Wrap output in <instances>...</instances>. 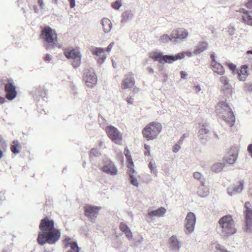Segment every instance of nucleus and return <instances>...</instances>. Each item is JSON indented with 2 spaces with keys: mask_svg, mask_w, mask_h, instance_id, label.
<instances>
[{
  "mask_svg": "<svg viewBox=\"0 0 252 252\" xmlns=\"http://www.w3.org/2000/svg\"><path fill=\"white\" fill-rule=\"evenodd\" d=\"M54 225L53 220L48 219V244H55L61 238V231L54 228Z\"/></svg>",
  "mask_w": 252,
  "mask_h": 252,
  "instance_id": "39448f33",
  "label": "nucleus"
},
{
  "mask_svg": "<svg viewBox=\"0 0 252 252\" xmlns=\"http://www.w3.org/2000/svg\"><path fill=\"white\" fill-rule=\"evenodd\" d=\"M84 80L88 87L93 88L97 83V78L93 69H86L84 72Z\"/></svg>",
  "mask_w": 252,
  "mask_h": 252,
  "instance_id": "9d476101",
  "label": "nucleus"
},
{
  "mask_svg": "<svg viewBox=\"0 0 252 252\" xmlns=\"http://www.w3.org/2000/svg\"><path fill=\"white\" fill-rule=\"evenodd\" d=\"M174 39L171 37V33L170 35L167 34H164L161 35L158 39V41L160 44H164L170 41H173Z\"/></svg>",
  "mask_w": 252,
  "mask_h": 252,
  "instance_id": "72a5a7b5",
  "label": "nucleus"
},
{
  "mask_svg": "<svg viewBox=\"0 0 252 252\" xmlns=\"http://www.w3.org/2000/svg\"><path fill=\"white\" fill-rule=\"evenodd\" d=\"M128 174L130 178V183L134 186L138 187L139 182L136 178V172L134 169V167L128 168Z\"/></svg>",
  "mask_w": 252,
  "mask_h": 252,
  "instance_id": "cd10ccee",
  "label": "nucleus"
},
{
  "mask_svg": "<svg viewBox=\"0 0 252 252\" xmlns=\"http://www.w3.org/2000/svg\"><path fill=\"white\" fill-rule=\"evenodd\" d=\"M225 166L224 162H217L212 166V170L215 172H220Z\"/></svg>",
  "mask_w": 252,
  "mask_h": 252,
  "instance_id": "e433bc0d",
  "label": "nucleus"
},
{
  "mask_svg": "<svg viewBox=\"0 0 252 252\" xmlns=\"http://www.w3.org/2000/svg\"><path fill=\"white\" fill-rule=\"evenodd\" d=\"M63 242L65 248H70V250H68L67 252H79L80 248L77 242L72 241L69 237H66L64 239Z\"/></svg>",
  "mask_w": 252,
  "mask_h": 252,
  "instance_id": "aec40b11",
  "label": "nucleus"
},
{
  "mask_svg": "<svg viewBox=\"0 0 252 252\" xmlns=\"http://www.w3.org/2000/svg\"><path fill=\"white\" fill-rule=\"evenodd\" d=\"M211 65L214 73L222 76L224 73L225 70L224 67L216 61L211 62Z\"/></svg>",
  "mask_w": 252,
  "mask_h": 252,
  "instance_id": "393cba45",
  "label": "nucleus"
},
{
  "mask_svg": "<svg viewBox=\"0 0 252 252\" xmlns=\"http://www.w3.org/2000/svg\"><path fill=\"white\" fill-rule=\"evenodd\" d=\"M131 17V14L129 12L126 11L123 14V19L122 20V22L125 23L126 22L127 20L130 19Z\"/></svg>",
  "mask_w": 252,
  "mask_h": 252,
  "instance_id": "c03bdc74",
  "label": "nucleus"
},
{
  "mask_svg": "<svg viewBox=\"0 0 252 252\" xmlns=\"http://www.w3.org/2000/svg\"><path fill=\"white\" fill-rule=\"evenodd\" d=\"M160 131L159 127H146L142 132L144 136L149 140L156 138Z\"/></svg>",
  "mask_w": 252,
  "mask_h": 252,
  "instance_id": "ddd939ff",
  "label": "nucleus"
},
{
  "mask_svg": "<svg viewBox=\"0 0 252 252\" xmlns=\"http://www.w3.org/2000/svg\"><path fill=\"white\" fill-rule=\"evenodd\" d=\"M208 43L206 41L200 42L195 48V55H197L207 50Z\"/></svg>",
  "mask_w": 252,
  "mask_h": 252,
  "instance_id": "c756f323",
  "label": "nucleus"
},
{
  "mask_svg": "<svg viewBox=\"0 0 252 252\" xmlns=\"http://www.w3.org/2000/svg\"><path fill=\"white\" fill-rule=\"evenodd\" d=\"M166 212V210L164 207H160L159 208L153 211H148V215L151 218L154 217H163Z\"/></svg>",
  "mask_w": 252,
  "mask_h": 252,
  "instance_id": "b1692460",
  "label": "nucleus"
},
{
  "mask_svg": "<svg viewBox=\"0 0 252 252\" xmlns=\"http://www.w3.org/2000/svg\"><path fill=\"white\" fill-rule=\"evenodd\" d=\"M188 136L187 134H184L183 135V136L180 138V140L178 141L179 144H183V141L184 140V139L187 137Z\"/></svg>",
  "mask_w": 252,
  "mask_h": 252,
  "instance_id": "6e6d98bb",
  "label": "nucleus"
},
{
  "mask_svg": "<svg viewBox=\"0 0 252 252\" xmlns=\"http://www.w3.org/2000/svg\"><path fill=\"white\" fill-rule=\"evenodd\" d=\"M149 73L153 74L154 73V69L152 67H148L147 68Z\"/></svg>",
  "mask_w": 252,
  "mask_h": 252,
  "instance_id": "0e129e2a",
  "label": "nucleus"
},
{
  "mask_svg": "<svg viewBox=\"0 0 252 252\" xmlns=\"http://www.w3.org/2000/svg\"><path fill=\"white\" fill-rule=\"evenodd\" d=\"M211 58L212 59V62H213L214 61H216L215 60L216 56H215V55L214 54H212L211 56Z\"/></svg>",
  "mask_w": 252,
  "mask_h": 252,
  "instance_id": "774afa93",
  "label": "nucleus"
},
{
  "mask_svg": "<svg viewBox=\"0 0 252 252\" xmlns=\"http://www.w3.org/2000/svg\"><path fill=\"white\" fill-rule=\"evenodd\" d=\"M147 126H160V125L156 122H152V123H150L149 124V125H148Z\"/></svg>",
  "mask_w": 252,
  "mask_h": 252,
  "instance_id": "13d9d810",
  "label": "nucleus"
},
{
  "mask_svg": "<svg viewBox=\"0 0 252 252\" xmlns=\"http://www.w3.org/2000/svg\"><path fill=\"white\" fill-rule=\"evenodd\" d=\"M193 176L195 179L199 181L200 184H205V178L201 173L197 171L195 172L193 174Z\"/></svg>",
  "mask_w": 252,
  "mask_h": 252,
  "instance_id": "ea45409f",
  "label": "nucleus"
},
{
  "mask_svg": "<svg viewBox=\"0 0 252 252\" xmlns=\"http://www.w3.org/2000/svg\"><path fill=\"white\" fill-rule=\"evenodd\" d=\"M103 31L105 33H109L112 28L111 21L107 18H103L101 21Z\"/></svg>",
  "mask_w": 252,
  "mask_h": 252,
  "instance_id": "c85d7f7f",
  "label": "nucleus"
},
{
  "mask_svg": "<svg viewBox=\"0 0 252 252\" xmlns=\"http://www.w3.org/2000/svg\"><path fill=\"white\" fill-rule=\"evenodd\" d=\"M248 66L243 65L241 66L240 69L238 71L237 78L240 81H245L249 75L248 72Z\"/></svg>",
  "mask_w": 252,
  "mask_h": 252,
  "instance_id": "5701e85b",
  "label": "nucleus"
},
{
  "mask_svg": "<svg viewBox=\"0 0 252 252\" xmlns=\"http://www.w3.org/2000/svg\"><path fill=\"white\" fill-rule=\"evenodd\" d=\"M64 55L67 59L70 60L74 68H77L80 66L82 56L79 49H66L64 52Z\"/></svg>",
  "mask_w": 252,
  "mask_h": 252,
  "instance_id": "20e7f679",
  "label": "nucleus"
},
{
  "mask_svg": "<svg viewBox=\"0 0 252 252\" xmlns=\"http://www.w3.org/2000/svg\"><path fill=\"white\" fill-rule=\"evenodd\" d=\"M229 67L232 70H234L236 69V65L233 63H230L228 65Z\"/></svg>",
  "mask_w": 252,
  "mask_h": 252,
  "instance_id": "e2e57ef3",
  "label": "nucleus"
},
{
  "mask_svg": "<svg viewBox=\"0 0 252 252\" xmlns=\"http://www.w3.org/2000/svg\"><path fill=\"white\" fill-rule=\"evenodd\" d=\"M120 229L122 231L124 232H126V231H128L129 229L128 227L126 224L123 223H121L120 225Z\"/></svg>",
  "mask_w": 252,
  "mask_h": 252,
  "instance_id": "49530a36",
  "label": "nucleus"
},
{
  "mask_svg": "<svg viewBox=\"0 0 252 252\" xmlns=\"http://www.w3.org/2000/svg\"><path fill=\"white\" fill-rule=\"evenodd\" d=\"M40 38L44 39L45 42H47V28H44L40 34Z\"/></svg>",
  "mask_w": 252,
  "mask_h": 252,
  "instance_id": "79ce46f5",
  "label": "nucleus"
},
{
  "mask_svg": "<svg viewBox=\"0 0 252 252\" xmlns=\"http://www.w3.org/2000/svg\"><path fill=\"white\" fill-rule=\"evenodd\" d=\"M243 229L248 234H251L252 233V220H245Z\"/></svg>",
  "mask_w": 252,
  "mask_h": 252,
  "instance_id": "f704fd0d",
  "label": "nucleus"
},
{
  "mask_svg": "<svg viewBox=\"0 0 252 252\" xmlns=\"http://www.w3.org/2000/svg\"><path fill=\"white\" fill-rule=\"evenodd\" d=\"M243 183L239 182L229 187L228 189V193L231 196H234L240 193L243 189Z\"/></svg>",
  "mask_w": 252,
  "mask_h": 252,
  "instance_id": "4be33fe9",
  "label": "nucleus"
},
{
  "mask_svg": "<svg viewBox=\"0 0 252 252\" xmlns=\"http://www.w3.org/2000/svg\"><path fill=\"white\" fill-rule=\"evenodd\" d=\"M246 87L247 89L249 91H252V83L251 84H246Z\"/></svg>",
  "mask_w": 252,
  "mask_h": 252,
  "instance_id": "052dcab7",
  "label": "nucleus"
},
{
  "mask_svg": "<svg viewBox=\"0 0 252 252\" xmlns=\"http://www.w3.org/2000/svg\"><path fill=\"white\" fill-rule=\"evenodd\" d=\"M189 36V32L185 29L178 28L172 31L171 37L173 38L174 41L177 40H185Z\"/></svg>",
  "mask_w": 252,
  "mask_h": 252,
  "instance_id": "4468645a",
  "label": "nucleus"
},
{
  "mask_svg": "<svg viewBox=\"0 0 252 252\" xmlns=\"http://www.w3.org/2000/svg\"><path fill=\"white\" fill-rule=\"evenodd\" d=\"M169 248L170 251L177 252L181 248L182 244L176 235H173L168 240Z\"/></svg>",
  "mask_w": 252,
  "mask_h": 252,
  "instance_id": "a211bd4d",
  "label": "nucleus"
},
{
  "mask_svg": "<svg viewBox=\"0 0 252 252\" xmlns=\"http://www.w3.org/2000/svg\"><path fill=\"white\" fill-rule=\"evenodd\" d=\"M182 145V144H179V142H178L177 143H176L173 147L172 150L173 152L174 153H178L180 150Z\"/></svg>",
  "mask_w": 252,
  "mask_h": 252,
  "instance_id": "a18cd8bd",
  "label": "nucleus"
},
{
  "mask_svg": "<svg viewBox=\"0 0 252 252\" xmlns=\"http://www.w3.org/2000/svg\"><path fill=\"white\" fill-rule=\"evenodd\" d=\"M100 207L94 206H87L85 207V214L92 222H94L97 217Z\"/></svg>",
  "mask_w": 252,
  "mask_h": 252,
  "instance_id": "2eb2a0df",
  "label": "nucleus"
},
{
  "mask_svg": "<svg viewBox=\"0 0 252 252\" xmlns=\"http://www.w3.org/2000/svg\"><path fill=\"white\" fill-rule=\"evenodd\" d=\"M133 98H132L131 96H128L126 98V101H127V103L129 104H132L133 103Z\"/></svg>",
  "mask_w": 252,
  "mask_h": 252,
  "instance_id": "864d4df0",
  "label": "nucleus"
},
{
  "mask_svg": "<svg viewBox=\"0 0 252 252\" xmlns=\"http://www.w3.org/2000/svg\"><path fill=\"white\" fill-rule=\"evenodd\" d=\"M21 148V144L17 140L13 141L11 146V150L14 154H18L20 152L19 149Z\"/></svg>",
  "mask_w": 252,
  "mask_h": 252,
  "instance_id": "c9c22d12",
  "label": "nucleus"
},
{
  "mask_svg": "<svg viewBox=\"0 0 252 252\" xmlns=\"http://www.w3.org/2000/svg\"><path fill=\"white\" fill-rule=\"evenodd\" d=\"M196 222V217L195 215L192 212H189L187 214L184 221L186 233L191 234L194 232Z\"/></svg>",
  "mask_w": 252,
  "mask_h": 252,
  "instance_id": "423d86ee",
  "label": "nucleus"
},
{
  "mask_svg": "<svg viewBox=\"0 0 252 252\" xmlns=\"http://www.w3.org/2000/svg\"><path fill=\"white\" fill-rule=\"evenodd\" d=\"M151 59L155 61H158L160 63H172L175 61L181 60L185 57L184 53H178L175 55H163V53L158 51H153L150 53Z\"/></svg>",
  "mask_w": 252,
  "mask_h": 252,
  "instance_id": "7ed1b4c3",
  "label": "nucleus"
},
{
  "mask_svg": "<svg viewBox=\"0 0 252 252\" xmlns=\"http://www.w3.org/2000/svg\"><path fill=\"white\" fill-rule=\"evenodd\" d=\"M125 233L129 240H131L132 238V234L130 229L125 232Z\"/></svg>",
  "mask_w": 252,
  "mask_h": 252,
  "instance_id": "de8ad7c7",
  "label": "nucleus"
},
{
  "mask_svg": "<svg viewBox=\"0 0 252 252\" xmlns=\"http://www.w3.org/2000/svg\"><path fill=\"white\" fill-rule=\"evenodd\" d=\"M226 30L230 34H233L234 33L235 29L233 27H228Z\"/></svg>",
  "mask_w": 252,
  "mask_h": 252,
  "instance_id": "3c124183",
  "label": "nucleus"
},
{
  "mask_svg": "<svg viewBox=\"0 0 252 252\" xmlns=\"http://www.w3.org/2000/svg\"><path fill=\"white\" fill-rule=\"evenodd\" d=\"M60 47L58 41L57 34L55 30L48 27V50Z\"/></svg>",
  "mask_w": 252,
  "mask_h": 252,
  "instance_id": "f8f14e48",
  "label": "nucleus"
},
{
  "mask_svg": "<svg viewBox=\"0 0 252 252\" xmlns=\"http://www.w3.org/2000/svg\"><path fill=\"white\" fill-rule=\"evenodd\" d=\"M216 112L218 116L223 119L226 124L233 126L235 118L231 108L226 101H220L216 106Z\"/></svg>",
  "mask_w": 252,
  "mask_h": 252,
  "instance_id": "f03ea898",
  "label": "nucleus"
},
{
  "mask_svg": "<svg viewBox=\"0 0 252 252\" xmlns=\"http://www.w3.org/2000/svg\"><path fill=\"white\" fill-rule=\"evenodd\" d=\"M101 170L105 174L111 176H115L118 174L117 166L111 160L104 162Z\"/></svg>",
  "mask_w": 252,
  "mask_h": 252,
  "instance_id": "6e6552de",
  "label": "nucleus"
},
{
  "mask_svg": "<svg viewBox=\"0 0 252 252\" xmlns=\"http://www.w3.org/2000/svg\"><path fill=\"white\" fill-rule=\"evenodd\" d=\"M180 75H181V77L183 79H186L187 78L188 74L186 72L184 71H181L180 72Z\"/></svg>",
  "mask_w": 252,
  "mask_h": 252,
  "instance_id": "603ef678",
  "label": "nucleus"
},
{
  "mask_svg": "<svg viewBox=\"0 0 252 252\" xmlns=\"http://www.w3.org/2000/svg\"><path fill=\"white\" fill-rule=\"evenodd\" d=\"M39 228L42 232L39 233L37 241L39 244L43 245L47 242V217L42 220Z\"/></svg>",
  "mask_w": 252,
  "mask_h": 252,
  "instance_id": "0eeeda50",
  "label": "nucleus"
},
{
  "mask_svg": "<svg viewBox=\"0 0 252 252\" xmlns=\"http://www.w3.org/2000/svg\"><path fill=\"white\" fill-rule=\"evenodd\" d=\"M5 102V98L0 96V103H3Z\"/></svg>",
  "mask_w": 252,
  "mask_h": 252,
  "instance_id": "338daca9",
  "label": "nucleus"
},
{
  "mask_svg": "<svg viewBox=\"0 0 252 252\" xmlns=\"http://www.w3.org/2000/svg\"><path fill=\"white\" fill-rule=\"evenodd\" d=\"M181 53H184L185 54V55H187L189 57H192L194 55H195V50H194L193 52H190V51H188V52H181Z\"/></svg>",
  "mask_w": 252,
  "mask_h": 252,
  "instance_id": "09e8293b",
  "label": "nucleus"
},
{
  "mask_svg": "<svg viewBox=\"0 0 252 252\" xmlns=\"http://www.w3.org/2000/svg\"><path fill=\"white\" fill-rule=\"evenodd\" d=\"M70 4V6L71 8H74L75 6V0H68Z\"/></svg>",
  "mask_w": 252,
  "mask_h": 252,
  "instance_id": "4d7b16f0",
  "label": "nucleus"
},
{
  "mask_svg": "<svg viewBox=\"0 0 252 252\" xmlns=\"http://www.w3.org/2000/svg\"><path fill=\"white\" fill-rule=\"evenodd\" d=\"M124 154L126 157V161L127 162V168H131L132 167H134V163L132 161L130 152L126 147L125 149Z\"/></svg>",
  "mask_w": 252,
  "mask_h": 252,
  "instance_id": "473e14b6",
  "label": "nucleus"
},
{
  "mask_svg": "<svg viewBox=\"0 0 252 252\" xmlns=\"http://www.w3.org/2000/svg\"><path fill=\"white\" fill-rule=\"evenodd\" d=\"M210 249L215 252H225L227 251L223 246L220 245L216 241H213L211 243Z\"/></svg>",
  "mask_w": 252,
  "mask_h": 252,
  "instance_id": "bb28decb",
  "label": "nucleus"
},
{
  "mask_svg": "<svg viewBox=\"0 0 252 252\" xmlns=\"http://www.w3.org/2000/svg\"><path fill=\"white\" fill-rule=\"evenodd\" d=\"M195 90L197 93L200 92L201 91V87L199 85H197L195 86Z\"/></svg>",
  "mask_w": 252,
  "mask_h": 252,
  "instance_id": "680f3d73",
  "label": "nucleus"
},
{
  "mask_svg": "<svg viewBox=\"0 0 252 252\" xmlns=\"http://www.w3.org/2000/svg\"><path fill=\"white\" fill-rule=\"evenodd\" d=\"M149 168L150 169V172L151 173L157 176L158 174V170L157 169V166L156 164V162L153 159L150 160L149 163Z\"/></svg>",
  "mask_w": 252,
  "mask_h": 252,
  "instance_id": "58836bf2",
  "label": "nucleus"
},
{
  "mask_svg": "<svg viewBox=\"0 0 252 252\" xmlns=\"http://www.w3.org/2000/svg\"><path fill=\"white\" fill-rule=\"evenodd\" d=\"M115 44L114 42H112L107 47L106 50H105L107 52H110L112 48L113 47L114 45Z\"/></svg>",
  "mask_w": 252,
  "mask_h": 252,
  "instance_id": "8fccbe9b",
  "label": "nucleus"
},
{
  "mask_svg": "<svg viewBox=\"0 0 252 252\" xmlns=\"http://www.w3.org/2000/svg\"><path fill=\"white\" fill-rule=\"evenodd\" d=\"M245 220H252V206L249 202L245 205Z\"/></svg>",
  "mask_w": 252,
  "mask_h": 252,
  "instance_id": "7c9ffc66",
  "label": "nucleus"
},
{
  "mask_svg": "<svg viewBox=\"0 0 252 252\" xmlns=\"http://www.w3.org/2000/svg\"><path fill=\"white\" fill-rule=\"evenodd\" d=\"M5 91L6 98L8 100H12L17 95L16 87L12 83H9L5 85Z\"/></svg>",
  "mask_w": 252,
  "mask_h": 252,
  "instance_id": "6ab92c4d",
  "label": "nucleus"
},
{
  "mask_svg": "<svg viewBox=\"0 0 252 252\" xmlns=\"http://www.w3.org/2000/svg\"><path fill=\"white\" fill-rule=\"evenodd\" d=\"M210 191L208 187L205 184H200L197 188V193L201 197H206L209 194Z\"/></svg>",
  "mask_w": 252,
  "mask_h": 252,
  "instance_id": "a878e982",
  "label": "nucleus"
},
{
  "mask_svg": "<svg viewBox=\"0 0 252 252\" xmlns=\"http://www.w3.org/2000/svg\"><path fill=\"white\" fill-rule=\"evenodd\" d=\"M134 84L135 81L133 74L129 72L126 75V78L123 81L122 88L123 89H131L134 86Z\"/></svg>",
  "mask_w": 252,
  "mask_h": 252,
  "instance_id": "412c9836",
  "label": "nucleus"
},
{
  "mask_svg": "<svg viewBox=\"0 0 252 252\" xmlns=\"http://www.w3.org/2000/svg\"><path fill=\"white\" fill-rule=\"evenodd\" d=\"M242 16L243 21L249 25L252 26V11H245Z\"/></svg>",
  "mask_w": 252,
  "mask_h": 252,
  "instance_id": "2f4dec72",
  "label": "nucleus"
},
{
  "mask_svg": "<svg viewBox=\"0 0 252 252\" xmlns=\"http://www.w3.org/2000/svg\"><path fill=\"white\" fill-rule=\"evenodd\" d=\"M209 130L206 128H201L198 132V137L200 139H206L208 137Z\"/></svg>",
  "mask_w": 252,
  "mask_h": 252,
  "instance_id": "4c0bfd02",
  "label": "nucleus"
},
{
  "mask_svg": "<svg viewBox=\"0 0 252 252\" xmlns=\"http://www.w3.org/2000/svg\"><path fill=\"white\" fill-rule=\"evenodd\" d=\"M220 81L223 85L221 88V91L224 94H230L232 91V86L229 83V79L225 76H221L220 78Z\"/></svg>",
  "mask_w": 252,
  "mask_h": 252,
  "instance_id": "f3484780",
  "label": "nucleus"
},
{
  "mask_svg": "<svg viewBox=\"0 0 252 252\" xmlns=\"http://www.w3.org/2000/svg\"><path fill=\"white\" fill-rule=\"evenodd\" d=\"M101 155V153L98 150L95 148L92 149L90 152V158L91 159L94 157H98Z\"/></svg>",
  "mask_w": 252,
  "mask_h": 252,
  "instance_id": "a19ab883",
  "label": "nucleus"
},
{
  "mask_svg": "<svg viewBox=\"0 0 252 252\" xmlns=\"http://www.w3.org/2000/svg\"><path fill=\"white\" fill-rule=\"evenodd\" d=\"M122 5L121 0H117L112 4V7L116 10L119 9Z\"/></svg>",
  "mask_w": 252,
  "mask_h": 252,
  "instance_id": "37998d69",
  "label": "nucleus"
},
{
  "mask_svg": "<svg viewBox=\"0 0 252 252\" xmlns=\"http://www.w3.org/2000/svg\"><path fill=\"white\" fill-rule=\"evenodd\" d=\"M246 4L248 8H252V0H248Z\"/></svg>",
  "mask_w": 252,
  "mask_h": 252,
  "instance_id": "bf43d9fd",
  "label": "nucleus"
},
{
  "mask_svg": "<svg viewBox=\"0 0 252 252\" xmlns=\"http://www.w3.org/2000/svg\"><path fill=\"white\" fill-rule=\"evenodd\" d=\"M238 157V152L234 148H231L228 154L224 157V161L229 164H234Z\"/></svg>",
  "mask_w": 252,
  "mask_h": 252,
  "instance_id": "dca6fc26",
  "label": "nucleus"
},
{
  "mask_svg": "<svg viewBox=\"0 0 252 252\" xmlns=\"http://www.w3.org/2000/svg\"><path fill=\"white\" fill-rule=\"evenodd\" d=\"M106 130L108 136L114 142L119 145L122 144V135L115 127H107Z\"/></svg>",
  "mask_w": 252,
  "mask_h": 252,
  "instance_id": "9b49d317",
  "label": "nucleus"
},
{
  "mask_svg": "<svg viewBox=\"0 0 252 252\" xmlns=\"http://www.w3.org/2000/svg\"><path fill=\"white\" fill-rule=\"evenodd\" d=\"M144 149L146 150V151H150V146L147 145V144H145L144 145Z\"/></svg>",
  "mask_w": 252,
  "mask_h": 252,
  "instance_id": "69168bd1",
  "label": "nucleus"
},
{
  "mask_svg": "<svg viewBox=\"0 0 252 252\" xmlns=\"http://www.w3.org/2000/svg\"><path fill=\"white\" fill-rule=\"evenodd\" d=\"M218 233L223 238H228L237 232L235 223L231 215L221 217L218 221L217 226Z\"/></svg>",
  "mask_w": 252,
  "mask_h": 252,
  "instance_id": "f257e3e1",
  "label": "nucleus"
},
{
  "mask_svg": "<svg viewBox=\"0 0 252 252\" xmlns=\"http://www.w3.org/2000/svg\"><path fill=\"white\" fill-rule=\"evenodd\" d=\"M247 150L250 154L251 157L252 158V144L249 145Z\"/></svg>",
  "mask_w": 252,
  "mask_h": 252,
  "instance_id": "5fc2aeb1",
  "label": "nucleus"
},
{
  "mask_svg": "<svg viewBox=\"0 0 252 252\" xmlns=\"http://www.w3.org/2000/svg\"><path fill=\"white\" fill-rule=\"evenodd\" d=\"M91 51L92 54L95 56V59L98 64H102L105 62L107 56L104 48L93 47Z\"/></svg>",
  "mask_w": 252,
  "mask_h": 252,
  "instance_id": "1a4fd4ad",
  "label": "nucleus"
}]
</instances>
